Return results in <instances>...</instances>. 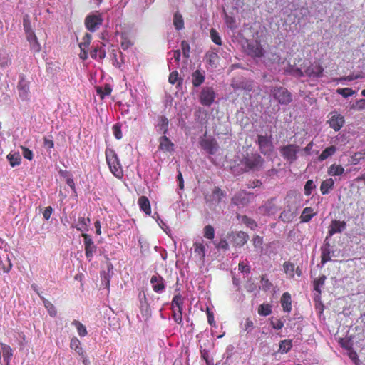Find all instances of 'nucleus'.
Masks as SVG:
<instances>
[{"mask_svg": "<svg viewBox=\"0 0 365 365\" xmlns=\"http://www.w3.org/2000/svg\"><path fill=\"white\" fill-rule=\"evenodd\" d=\"M261 284L263 290L264 291L269 290L272 287V283L264 276L262 277Z\"/></svg>", "mask_w": 365, "mask_h": 365, "instance_id": "13d9d810", "label": "nucleus"}, {"mask_svg": "<svg viewBox=\"0 0 365 365\" xmlns=\"http://www.w3.org/2000/svg\"><path fill=\"white\" fill-rule=\"evenodd\" d=\"M351 108L359 110L365 109V99L357 101L354 104L351 105Z\"/></svg>", "mask_w": 365, "mask_h": 365, "instance_id": "6e6d98bb", "label": "nucleus"}, {"mask_svg": "<svg viewBox=\"0 0 365 365\" xmlns=\"http://www.w3.org/2000/svg\"><path fill=\"white\" fill-rule=\"evenodd\" d=\"M204 237L209 240H212L215 237V230L214 227L210 225H206L204 227Z\"/></svg>", "mask_w": 365, "mask_h": 365, "instance_id": "58836bf2", "label": "nucleus"}, {"mask_svg": "<svg viewBox=\"0 0 365 365\" xmlns=\"http://www.w3.org/2000/svg\"><path fill=\"white\" fill-rule=\"evenodd\" d=\"M86 221L90 222L89 218L85 219L84 217L78 218V222L76 225L77 230L80 231H83L87 230V223Z\"/></svg>", "mask_w": 365, "mask_h": 365, "instance_id": "de8ad7c7", "label": "nucleus"}, {"mask_svg": "<svg viewBox=\"0 0 365 365\" xmlns=\"http://www.w3.org/2000/svg\"><path fill=\"white\" fill-rule=\"evenodd\" d=\"M106 161L110 168L112 173L117 177L120 178L123 176V170L120 165L117 155L113 150H108L106 153Z\"/></svg>", "mask_w": 365, "mask_h": 365, "instance_id": "39448f33", "label": "nucleus"}, {"mask_svg": "<svg viewBox=\"0 0 365 365\" xmlns=\"http://www.w3.org/2000/svg\"><path fill=\"white\" fill-rule=\"evenodd\" d=\"M292 346V341L283 340L281 341L279 344V351L282 352L287 353L289 351Z\"/></svg>", "mask_w": 365, "mask_h": 365, "instance_id": "a18cd8bd", "label": "nucleus"}, {"mask_svg": "<svg viewBox=\"0 0 365 365\" xmlns=\"http://www.w3.org/2000/svg\"><path fill=\"white\" fill-rule=\"evenodd\" d=\"M7 158L9 161L10 165L12 167L18 165L21 163V158L19 153H15L14 154H9L7 155Z\"/></svg>", "mask_w": 365, "mask_h": 365, "instance_id": "2f4dec72", "label": "nucleus"}, {"mask_svg": "<svg viewBox=\"0 0 365 365\" xmlns=\"http://www.w3.org/2000/svg\"><path fill=\"white\" fill-rule=\"evenodd\" d=\"M322 250V256H321V262H322V264H325L326 262H329L331 260V257H330V249H327V248H321Z\"/></svg>", "mask_w": 365, "mask_h": 365, "instance_id": "8fccbe9b", "label": "nucleus"}, {"mask_svg": "<svg viewBox=\"0 0 365 365\" xmlns=\"http://www.w3.org/2000/svg\"><path fill=\"white\" fill-rule=\"evenodd\" d=\"M316 187L312 180H309L304 185V194L307 196L310 195L312 190Z\"/></svg>", "mask_w": 365, "mask_h": 365, "instance_id": "3c124183", "label": "nucleus"}, {"mask_svg": "<svg viewBox=\"0 0 365 365\" xmlns=\"http://www.w3.org/2000/svg\"><path fill=\"white\" fill-rule=\"evenodd\" d=\"M346 227V223L345 221H340L334 220L331 221L329 226L328 235L329 237L332 236L335 233H341Z\"/></svg>", "mask_w": 365, "mask_h": 365, "instance_id": "f8f14e48", "label": "nucleus"}, {"mask_svg": "<svg viewBox=\"0 0 365 365\" xmlns=\"http://www.w3.org/2000/svg\"><path fill=\"white\" fill-rule=\"evenodd\" d=\"M138 205L140 209L146 214L150 215L151 212L150 205L148 199L145 196H141L138 199Z\"/></svg>", "mask_w": 365, "mask_h": 365, "instance_id": "a878e982", "label": "nucleus"}, {"mask_svg": "<svg viewBox=\"0 0 365 365\" xmlns=\"http://www.w3.org/2000/svg\"><path fill=\"white\" fill-rule=\"evenodd\" d=\"M280 209V201L276 197H272L258 207L257 213L264 216H270L275 215Z\"/></svg>", "mask_w": 365, "mask_h": 365, "instance_id": "7ed1b4c3", "label": "nucleus"}, {"mask_svg": "<svg viewBox=\"0 0 365 365\" xmlns=\"http://www.w3.org/2000/svg\"><path fill=\"white\" fill-rule=\"evenodd\" d=\"M242 163L248 170L258 171L263 168L264 160L259 153H251L244 156Z\"/></svg>", "mask_w": 365, "mask_h": 365, "instance_id": "f257e3e1", "label": "nucleus"}, {"mask_svg": "<svg viewBox=\"0 0 365 365\" xmlns=\"http://www.w3.org/2000/svg\"><path fill=\"white\" fill-rule=\"evenodd\" d=\"M17 89L19 91V97L21 98V100L26 101L29 99V83L26 81L24 76H20Z\"/></svg>", "mask_w": 365, "mask_h": 365, "instance_id": "9d476101", "label": "nucleus"}, {"mask_svg": "<svg viewBox=\"0 0 365 365\" xmlns=\"http://www.w3.org/2000/svg\"><path fill=\"white\" fill-rule=\"evenodd\" d=\"M173 143L165 135L159 138V149L164 152H171L173 150Z\"/></svg>", "mask_w": 365, "mask_h": 365, "instance_id": "6ab92c4d", "label": "nucleus"}, {"mask_svg": "<svg viewBox=\"0 0 365 365\" xmlns=\"http://www.w3.org/2000/svg\"><path fill=\"white\" fill-rule=\"evenodd\" d=\"M123 38V41L121 42V48L123 49V50H126L128 49L131 45H132V43L131 41L128 39L126 37H122Z\"/></svg>", "mask_w": 365, "mask_h": 365, "instance_id": "338daca9", "label": "nucleus"}, {"mask_svg": "<svg viewBox=\"0 0 365 365\" xmlns=\"http://www.w3.org/2000/svg\"><path fill=\"white\" fill-rule=\"evenodd\" d=\"M336 151V148L334 145H331L324 149L319 157V161H324L329 157L333 155Z\"/></svg>", "mask_w": 365, "mask_h": 365, "instance_id": "cd10ccee", "label": "nucleus"}, {"mask_svg": "<svg viewBox=\"0 0 365 365\" xmlns=\"http://www.w3.org/2000/svg\"><path fill=\"white\" fill-rule=\"evenodd\" d=\"M272 312L271 307L269 304H261L258 309L259 314L262 316H267Z\"/></svg>", "mask_w": 365, "mask_h": 365, "instance_id": "37998d69", "label": "nucleus"}, {"mask_svg": "<svg viewBox=\"0 0 365 365\" xmlns=\"http://www.w3.org/2000/svg\"><path fill=\"white\" fill-rule=\"evenodd\" d=\"M334 185V180L332 178L327 179L322 182L320 190L322 195H326L332 190Z\"/></svg>", "mask_w": 365, "mask_h": 365, "instance_id": "5701e85b", "label": "nucleus"}, {"mask_svg": "<svg viewBox=\"0 0 365 365\" xmlns=\"http://www.w3.org/2000/svg\"><path fill=\"white\" fill-rule=\"evenodd\" d=\"M194 252L200 261H203L205 257V247L202 242H195L193 244Z\"/></svg>", "mask_w": 365, "mask_h": 365, "instance_id": "aec40b11", "label": "nucleus"}, {"mask_svg": "<svg viewBox=\"0 0 365 365\" xmlns=\"http://www.w3.org/2000/svg\"><path fill=\"white\" fill-rule=\"evenodd\" d=\"M178 72L173 71L169 76V78H168L169 83L171 84H175L178 81Z\"/></svg>", "mask_w": 365, "mask_h": 365, "instance_id": "774afa93", "label": "nucleus"}, {"mask_svg": "<svg viewBox=\"0 0 365 365\" xmlns=\"http://www.w3.org/2000/svg\"><path fill=\"white\" fill-rule=\"evenodd\" d=\"M232 243L235 247H241L245 245L249 239V235L242 231L232 232Z\"/></svg>", "mask_w": 365, "mask_h": 365, "instance_id": "9b49d317", "label": "nucleus"}, {"mask_svg": "<svg viewBox=\"0 0 365 365\" xmlns=\"http://www.w3.org/2000/svg\"><path fill=\"white\" fill-rule=\"evenodd\" d=\"M232 86L234 90H245L246 91H251L253 89V81L243 79L240 81L233 82Z\"/></svg>", "mask_w": 365, "mask_h": 365, "instance_id": "f3484780", "label": "nucleus"}, {"mask_svg": "<svg viewBox=\"0 0 365 365\" xmlns=\"http://www.w3.org/2000/svg\"><path fill=\"white\" fill-rule=\"evenodd\" d=\"M329 123L335 131H339L344 124V118L341 115H334L329 119Z\"/></svg>", "mask_w": 365, "mask_h": 365, "instance_id": "a211bd4d", "label": "nucleus"}, {"mask_svg": "<svg viewBox=\"0 0 365 365\" xmlns=\"http://www.w3.org/2000/svg\"><path fill=\"white\" fill-rule=\"evenodd\" d=\"M163 278L160 276H153L150 283L153 284V289L155 292H162L165 289Z\"/></svg>", "mask_w": 365, "mask_h": 365, "instance_id": "412c9836", "label": "nucleus"}, {"mask_svg": "<svg viewBox=\"0 0 365 365\" xmlns=\"http://www.w3.org/2000/svg\"><path fill=\"white\" fill-rule=\"evenodd\" d=\"M72 324L74 325L80 336L83 337L87 335V330L86 327L77 320H73Z\"/></svg>", "mask_w": 365, "mask_h": 365, "instance_id": "c9c22d12", "label": "nucleus"}, {"mask_svg": "<svg viewBox=\"0 0 365 365\" xmlns=\"http://www.w3.org/2000/svg\"><path fill=\"white\" fill-rule=\"evenodd\" d=\"M252 243L255 251L257 253H262L263 251V239L259 235H255L252 238Z\"/></svg>", "mask_w": 365, "mask_h": 365, "instance_id": "c85d7f7f", "label": "nucleus"}, {"mask_svg": "<svg viewBox=\"0 0 365 365\" xmlns=\"http://www.w3.org/2000/svg\"><path fill=\"white\" fill-rule=\"evenodd\" d=\"M97 93L103 99L106 96H109L111 93L112 89L109 85H106L104 88L101 87L96 88Z\"/></svg>", "mask_w": 365, "mask_h": 365, "instance_id": "e433bc0d", "label": "nucleus"}, {"mask_svg": "<svg viewBox=\"0 0 365 365\" xmlns=\"http://www.w3.org/2000/svg\"><path fill=\"white\" fill-rule=\"evenodd\" d=\"M82 237L84 239L86 256L88 259H89V260H91L93 256V254L96 252L97 247L94 245V242L89 235L83 234Z\"/></svg>", "mask_w": 365, "mask_h": 365, "instance_id": "1a4fd4ad", "label": "nucleus"}, {"mask_svg": "<svg viewBox=\"0 0 365 365\" xmlns=\"http://www.w3.org/2000/svg\"><path fill=\"white\" fill-rule=\"evenodd\" d=\"M284 272L287 274L289 275L290 277H293L294 274V264L289 262H286L284 263Z\"/></svg>", "mask_w": 365, "mask_h": 365, "instance_id": "49530a36", "label": "nucleus"}, {"mask_svg": "<svg viewBox=\"0 0 365 365\" xmlns=\"http://www.w3.org/2000/svg\"><path fill=\"white\" fill-rule=\"evenodd\" d=\"M103 19L101 15H88L85 19V25L88 30L94 32L102 24Z\"/></svg>", "mask_w": 365, "mask_h": 365, "instance_id": "6e6552de", "label": "nucleus"}, {"mask_svg": "<svg viewBox=\"0 0 365 365\" xmlns=\"http://www.w3.org/2000/svg\"><path fill=\"white\" fill-rule=\"evenodd\" d=\"M200 143L201 147L210 154H214L217 150L218 146L214 139L204 138L200 140Z\"/></svg>", "mask_w": 365, "mask_h": 365, "instance_id": "ddd939ff", "label": "nucleus"}, {"mask_svg": "<svg viewBox=\"0 0 365 365\" xmlns=\"http://www.w3.org/2000/svg\"><path fill=\"white\" fill-rule=\"evenodd\" d=\"M215 93L214 90L211 87H205L202 89L199 100L202 105L205 106H210L215 100Z\"/></svg>", "mask_w": 365, "mask_h": 365, "instance_id": "423d86ee", "label": "nucleus"}, {"mask_svg": "<svg viewBox=\"0 0 365 365\" xmlns=\"http://www.w3.org/2000/svg\"><path fill=\"white\" fill-rule=\"evenodd\" d=\"M23 150V155L26 159H28L29 160H31L33 158V153L31 150H30L29 148L22 147Z\"/></svg>", "mask_w": 365, "mask_h": 365, "instance_id": "680f3d73", "label": "nucleus"}, {"mask_svg": "<svg viewBox=\"0 0 365 365\" xmlns=\"http://www.w3.org/2000/svg\"><path fill=\"white\" fill-rule=\"evenodd\" d=\"M210 36L212 38V41L217 45H221L222 41L220 36H219V34L217 32V31L215 29H212L210 30Z\"/></svg>", "mask_w": 365, "mask_h": 365, "instance_id": "603ef678", "label": "nucleus"}, {"mask_svg": "<svg viewBox=\"0 0 365 365\" xmlns=\"http://www.w3.org/2000/svg\"><path fill=\"white\" fill-rule=\"evenodd\" d=\"M173 24L177 30H181L184 28L183 18L179 12H175L174 14Z\"/></svg>", "mask_w": 365, "mask_h": 365, "instance_id": "c756f323", "label": "nucleus"}, {"mask_svg": "<svg viewBox=\"0 0 365 365\" xmlns=\"http://www.w3.org/2000/svg\"><path fill=\"white\" fill-rule=\"evenodd\" d=\"M271 324L272 325V327L275 329H281L283 326H284V323L282 320L280 319H275L274 320H272L271 322Z\"/></svg>", "mask_w": 365, "mask_h": 365, "instance_id": "052dcab7", "label": "nucleus"}, {"mask_svg": "<svg viewBox=\"0 0 365 365\" xmlns=\"http://www.w3.org/2000/svg\"><path fill=\"white\" fill-rule=\"evenodd\" d=\"M0 266L1 267V269L4 270V272H9L11 270L12 267V264L11 262L9 257L7 255L5 257H4V259H1Z\"/></svg>", "mask_w": 365, "mask_h": 365, "instance_id": "72a5a7b5", "label": "nucleus"}, {"mask_svg": "<svg viewBox=\"0 0 365 365\" xmlns=\"http://www.w3.org/2000/svg\"><path fill=\"white\" fill-rule=\"evenodd\" d=\"M344 168L341 165H331L328 169L330 175H341L344 173Z\"/></svg>", "mask_w": 365, "mask_h": 365, "instance_id": "7c9ffc66", "label": "nucleus"}, {"mask_svg": "<svg viewBox=\"0 0 365 365\" xmlns=\"http://www.w3.org/2000/svg\"><path fill=\"white\" fill-rule=\"evenodd\" d=\"M249 196L250 194L238 192L232 198V204L238 207H244L250 202Z\"/></svg>", "mask_w": 365, "mask_h": 365, "instance_id": "2eb2a0df", "label": "nucleus"}, {"mask_svg": "<svg viewBox=\"0 0 365 365\" xmlns=\"http://www.w3.org/2000/svg\"><path fill=\"white\" fill-rule=\"evenodd\" d=\"M300 151V147L297 144H288L280 147L279 153L283 158L289 164L297 160V153Z\"/></svg>", "mask_w": 365, "mask_h": 365, "instance_id": "20e7f679", "label": "nucleus"}, {"mask_svg": "<svg viewBox=\"0 0 365 365\" xmlns=\"http://www.w3.org/2000/svg\"><path fill=\"white\" fill-rule=\"evenodd\" d=\"M270 94L281 105H288L292 101V94L282 86L271 87Z\"/></svg>", "mask_w": 365, "mask_h": 365, "instance_id": "f03ea898", "label": "nucleus"}, {"mask_svg": "<svg viewBox=\"0 0 365 365\" xmlns=\"http://www.w3.org/2000/svg\"><path fill=\"white\" fill-rule=\"evenodd\" d=\"M113 134L117 139L122 138V133L119 124H115L113 127Z\"/></svg>", "mask_w": 365, "mask_h": 365, "instance_id": "bf43d9fd", "label": "nucleus"}, {"mask_svg": "<svg viewBox=\"0 0 365 365\" xmlns=\"http://www.w3.org/2000/svg\"><path fill=\"white\" fill-rule=\"evenodd\" d=\"M216 248L217 249H222L225 250H227L229 249V245L226 240L222 239L218 242V244L216 245Z\"/></svg>", "mask_w": 365, "mask_h": 365, "instance_id": "e2e57ef3", "label": "nucleus"}, {"mask_svg": "<svg viewBox=\"0 0 365 365\" xmlns=\"http://www.w3.org/2000/svg\"><path fill=\"white\" fill-rule=\"evenodd\" d=\"M324 68L319 64L311 65L304 70V73L309 77L319 78L322 76Z\"/></svg>", "mask_w": 365, "mask_h": 365, "instance_id": "dca6fc26", "label": "nucleus"}, {"mask_svg": "<svg viewBox=\"0 0 365 365\" xmlns=\"http://www.w3.org/2000/svg\"><path fill=\"white\" fill-rule=\"evenodd\" d=\"M181 48L182 51V54L185 58H187L190 56V47L189 43L186 41H182L181 42Z\"/></svg>", "mask_w": 365, "mask_h": 365, "instance_id": "864d4df0", "label": "nucleus"}, {"mask_svg": "<svg viewBox=\"0 0 365 365\" xmlns=\"http://www.w3.org/2000/svg\"><path fill=\"white\" fill-rule=\"evenodd\" d=\"M257 143L260 151L263 154H267L271 152L273 149V144L272 142V136L258 135H257Z\"/></svg>", "mask_w": 365, "mask_h": 365, "instance_id": "0eeeda50", "label": "nucleus"}, {"mask_svg": "<svg viewBox=\"0 0 365 365\" xmlns=\"http://www.w3.org/2000/svg\"><path fill=\"white\" fill-rule=\"evenodd\" d=\"M312 212L313 210L311 207H305L300 217L302 222H309L314 215Z\"/></svg>", "mask_w": 365, "mask_h": 365, "instance_id": "473e14b6", "label": "nucleus"}, {"mask_svg": "<svg viewBox=\"0 0 365 365\" xmlns=\"http://www.w3.org/2000/svg\"><path fill=\"white\" fill-rule=\"evenodd\" d=\"M29 42L30 43L31 48L34 52L38 53L41 51V47L40 43L38 42L36 37L35 38V40L34 39L33 41H29Z\"/></svg>", "mask_w": 365, "mask_h": 365, "instance_id": "5fc2aeb1", "label": "nucleus"}, {"mask_svg": "<svg viewBox=\"0 0 365 365\" xmlns=\"http://www.w3.org/2000/svg\"><path fill=\"white\" fill-rule=\"evenodd\" d=\"M160 132L165 134L168 130V120L166 117L162 116L158 124Z\"/></svg>", "mask_w": 365, "mask_h": 365, "instance_id": "4c0bfd02", "label": "nucleus"}, {"mask_svg": "<svg viewBox=\"0 0 365 365\" xmlns=\"http://www.w3.org/2000/svg\"><path fill=\"white\" fill-rule=\"evenodd\" d=\"M336 93L344 98H348L355 93V91L350 88H338Z\"/></svg>", "mask_w": 365, "mask_h": 365, "instance_id": "09e8293b", "label": "nucleus"}, {"mask_svg": "<svg viewBox=\"0 0 365 365\" xmlns=\"http://www.w3.org/2000/svg\"><path fill=\"white\" fill-rule=\"evenodd\" d=\"M224 197V193L219 187H215L212 191V200L219 203L222 197Z\"/></svg>", "mask_w": 365, "mask_h": 365, "instance_id": "ea45409f", "label": "nucleus"}, {"mask_svg": "<svg viewBox=\"0 0 365 365\" xmlns=\"http://www.w3.org/2000/svg\"><path fill=\"white\" fill-rule=\"evenodd\" d=\"M327 277L325 275H322L319 279H315L314 281V290L318 292L319 294L321 293V290L319 289V287H322L324 284Z\"/></svg>", "mask_w": 365, "mask_h": 365, "instance_id": "79ce46f5", "label": "nucleus"}, {"mask_svg": "<svg viewBox=\"0 0 365 365\" xmlns=\"http://www.w3.org/2000/svg\"><path fill=\"white\" fill-rule=\"evenodd\" d=\"M91 40V35L88 33H86L83 38V41L79 43V47H86L88 48Z\"/></svg>", "mask_w": 365, "mask_h": 365, "instance_id": "4d7b16f0", "label": "nucleus"}, {"mask_svg": "<svg viewBox=\"0 0 365 365\" xmlns=\"http://www.w3.org/2000/svg\"><path fill=\"white\" fill-rule=\"evenodd\" d=\"M242 222L252 230H255L257 226L256 222L253 219L248 217L246 215L242 216Z\"/></svg>", "mask_w": 365, "mask_h": 365, "instance_id": "c03bdc74", "label": "nucleus"}, {"mask_svg": "<svg viewBox=\"0 0 365 365\" xmlns=\"http://www.w3.org/2000/svg\"><path fill=\"white\" fill-rule=\"evenodd\" d=\"M296 214L288 205L287 208L281 212L280 215L279 216V219L284 222H289L293 220Z\"/></svg>", "mask_w": 365, "mask_h": 365, "instance_id": "4be33fe9", "label": "nucleus"}, {"mask_svg": "<svg viewBox=\"0 0 365 365\" xmlns=\"http://www.w3.org/2000/svg\"><path fill=\"white\" fill-rule=\"evenodd\" d=\"M91 56L92 58H97L98 57L99 59H103L106 56V52L104 50H102L101 48H96L91 52Z\"/></svg>", "mask_w": 365, "mask_h": 365, "instance_id": "a19ab883", "label": "nucleus"}, {"mask_svg": "<svg viewBox=\"0 0 365 365\" xmlns=\"http://www.w3.org/2000/svg\"><path fill=\"white\" fill-rule=\"evenodd\" d=\"M183 299L180 294H176L172 301L173 309L178 308V311H182Z\"/></svg>", "mask_w": 365, "mask_h": 365, "instance_id": "f704fd0d", "label": "nucleus"}, {"mask_svg": "<svg viewBox=\"0 0 365 365\" xmlns=\"http://www.w3.org/2000/svg\"><path fill=\"white\" fill-rule=\"evenodd\" d=\"M281 304L284 312H289L292 309L291 296L288 292L283 294L281 298Z\"/></svg>", "mask_w": 365, "mask_h": 365, "instance_id": "b1692460", "label": "nucleus"}, {"mask_svg": "<svg viewBox=\"0 0 365 365\" xmlns=\"http://www.w3.org/2000/svg\"><path fill=\"white\" fill-rule=\"evenodd\" d=\"M173 319L177 323L180 324L182 320V311L176 312L175 309H173Z\"/></svg>", "mask_w": 365, "mask_h": 365, "instance_id": "0e129e2a", "label": "nucleus"}, {"mask_svg": "<svg viewBox=\"0 0 365 365\" xmlns=\"http://www.w3.org/2000/svg\"><path fill=\"white\" fill-rule=\"evenodd\" d=\"M247 52L249 55L254 57H262L264 56V50L257 41L247 44Z\"/></svg>", "mask_w": 365, "mask_h": 365, "instance_id": "4468645a", "label": "nucleus"}, {"mask_svg": "<svg viewBox=\"0 0 365 365\" xmlns=\"http://www.w3.org/2000/svg\"><path fill=\"white\" fill-rule=\"evenodd\" d=\"M238 268L239 270L242 273H250V267L243 262L239 263Z\"/></svg>", "mask_w": 365, "mask_h": 365, "instance_id": "69168bd1", "label": "nucleus"}, {"mask_svg": "<svg viewBox=\"0 0 365 365\" xmlns=\"http://www.w3.org/2000/svg\"><path fill=\"white\" fill-rule=\"evenodd\" d=\"M192 84L195 87L200 86L205 81L204 73L199 70H196L192 73Z\"/></svg>", "mask_w": 365, "mask_h": 365, "instance_id": "393cba45", "label": "nucleus"}, {"mask_svg": "<svg viewBox=\"0 0 365 365\" xmlns=\"http://www.w3.org/2000/svg\"><path fill=\"white\" fill-rule=\"evenodd\" d=\"M38 296L42 299L44 307L47 309L48 314L51 317H55L56 315V309L54 307V305L50 302L48 300H47L46 298H44L43 296L40 294L39 292H38Z\"/></svg>", "mask_w": 365, "mask_h": 365, "instance_id": "bb28decb", "label": "nucleus"}]
</instances>
